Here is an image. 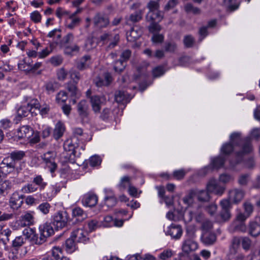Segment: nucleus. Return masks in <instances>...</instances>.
Returning a JSON list of instances; mask_svg holds the SVG:
<instances>
[{
    "instance_id": "60",
    "label": "nucleus",
    "mask_w": 260,
    "mask_h": 260,
    "mask_svg": "<svg viewBox=\"0 0 260 260\" xmlns=\"http://www.w3.org/2000/svg\"><path fill=\"white\" fill-rule=\"evenodd\" d=\"M45 164L46 168L49 169L52 174L55 172L57 168V165L54 160L46 162Z\"/></svg>"
},
{
    "instance_id": "23",
    "label": "nucleus",
    "mask_w": 260,
    "mask_h": 260,
    "mask_svg": "<svg viewBox=\"0 0 260 260\" xmlns=\"http://www.w3.org/2000/svg\"><path fill=\"white\" fill-rule=\"evenodd\" d=\"M142 34V31L141 29L137 26H134L126 32L127 40L129 42H134L141 37Z\"/></svg>"
},
{
    "instance_id": "6",
    "label": "nucleus",
    "mask_w": 260,
    "mask_h": 260,
    "mask_svg": "<svg viewBox=\"0 0 260 260\" xmlns=\"http://www.w3.org/2000/svg\"><path fill=\"white\" fill-rule=\"evenodd\" d=\"M220 205L221 210L220 212V216L223 221L229 220L231 217L230 210L232 208L231 202L227 199H224L220 201Z\"/></svg>"
},
{
    "instance_id": "37",
    "label": "nucleus",
    "mask_w": 260,
    "mask_h": 260,
    "mask_svg": "<svg viewBox=\"0 0 260 260\" xmlns=\"http://www.w3.org/2000/svg\"><path fill=\"white\" fill-rule=\"evenodd\" d=\"M105 191L106 192L108 191L107 189H106ZM108 192H109V195L105 197V203L108 207H112L116 204L117 200L111 190H108Z\"/></svg>"
},
{
    "instance_id": "18",
    "label": "nucleus",
    "mask_w": 260,
    "mask_h": 260,
    "mask_svg": "<svg viewBox=\"0 0 260 260\" xmlns=\"http://www.w3.org/2000/svg\"><path fill=\"white\" fill-rule=\"evenodd\" d=\"M198 248V243L190 238H186L183 242L182 249L184 252L188 254Z\"/></svg>"
},
{
    "instance_id": "42",
    "label": "nucleus",
    "mask_w": 260,
    "mask_h": 260,
    "mask_svg": "<svg viewBox=\"0 0 260 260\" xmlns=\"http://www.w3.org/2000/svg\"><path fill=\"white\" fill-rule=\"evenodd\" d=\"M29 240L32 244L39 245L45 242V239L42 236V235H40L39 237L38 235L36 233L35 230L34 231L33 234L31 235Z\"/></svg>"
},
{
    "instance_id": "12",
    "label": "nucleus",
    "mask_w": 260,
    "mask_h": 260,
    "mask_svg": "<svg viewBox=\"0 0 260 260\" xmlns=\"http://www.w3.org/2000/svg\"><path fill=\"white\" fill-rule=\"evenodd\" d=\"M112 81V77L109 73H105L103 75L96 77L93 82L97 87L108 86Z\"/></svg>"
},
{
    "instance_id": "33",
    "label": "nucleus",
    "mask_w": 260,
    "mask_h": 260,
    "mask_svg": "<svg viewBox=\"0 0 260 260\" xmlns=\"http://www.w3.org/2000/svg\"><path fill=\"white\" fill-rule=\"evenodd\" d=\"M225 160V156L223 155L218 156L212 159L211 164L214 169H219L223 166Z\"/></svg>"
},
{
    "instance_id": "20",
    "label": "nucleus",
    "mask_w": 260,
    "mask_h": 260,
    "mask_svg": "<svg viewBox=\"0 0 260 260\" xmlns=\"http://www.w3.org/2000/svg\"><path fill=\"white\" fill-rule=\"evenodd\" d=\"M82 203L85 206L90 207L94 206L98 203V197L94 194L87 193L83 196Z\"/></svg>"
},
{
    "instance_id": "56",
    "label": "nucleus",
    "mask_w": 260,
    "mask_h": 260,
    "mask_svg": "<svg viewBox=\"0 0 260 260\" xmlns=\"http://www.w3.org/2000/svg\"><path fill=\"white\" fill-rule=\"evenodd\" d=\"M68 99V93L64 91H60L56 96V100L58 103H64Z\"/></svg>"
},
{
    "instance_id": "48",
    "label": "nucleus",
    "mask_w": 260,
    "mask_h": 260,
    "mask_svg": "<svg viewBox=\"0 0 260 260\" xmlns=\"http://www.w3.org/2000/svg\"><path fill=\"white\" fill-rule=\"evenodd\" d=\"M90 59V56L89 55L84 56L80 60V61L77 64V68L80 70H83L87 68L89 64L87 63V61Z\"/></svg>"
},
{
    "instance_id": "58",
    "label": "nucleus",
    "mask_w": 260,
    "mask_h": 260,
    "mask_svg": "<svg viewBox=\"0 0 260 260\" xmlns=\"http://www.w3.org/2000/svg\"><path fill=\"white\" fill-rule=\"evenodd\" d=\"M95 47L94 41L90 38L87 39L85 42L84 49L86 51H89Z\"/></svg>"
},
{
    "instance_id": "9",
    "label": "nucleus",
    "mask_w": 260,
    "mask_h": 260,
    "mask_svg": "<svg viewBox=\"0 0 260 260\" xmlns=\"http://www.w3.org/2000/svg\"><path fill=\"white\" fill-rule=\"evenodd\" d=\"M40 235H42V236L45 239L46 241L47 238L49 237L54 234V229L53 225L52 222H47L43 224H41L39 228Z\"/></svg>"
},
{
    "instance_id": "22",
    "label": "nucleus",
    "mask_w": 260,
    "mask_h": 260,
    "mask_svg": "<svg viewBox=\"0 0 260 260\" xmlns=\"http://www.w3.org/2000/svg\"><path fill=\"white\" fill-rule=\"evenodd\" d=\"M132 98L130 95L124 91H118L115 92V100L116 102L124 105L129 103Z\"/></svg>"
},
{
    "instance_id": "25",
    "label": "nucleus",
    "mask_w": 260,
    "mask_h": 260,
    "mask_svg": "<svg viewBox=\"0 0 260 260\" xmlns=\"http://www.w3.org/2000/svg\"><path fill=\"white\" fill-rule=\"evenodd\" d=\"M62 249L58 246H54L51 250V253L44 256L41 260H59L60 253H62Z\"/></svg>"
},
{
    "instance_id": "38",
    "label": "nucleus",
    "mask_w": 260,
    "mask_h": 260,
    "mask_svg": "<svg viewBox=\"0 0 260 260\" xmlns=\"http://www.w3.org/2000/svg\"><path fill=\"white\" fill-rule=\"evenodd\" d=\"M75 240L71 236L70 238L66 241L65 248L66 251L69 253H72L76 249Z\"/></svg>"
},
{
    "instance_id": "11",
    "label": "nucleus",
    "mask_w": 260,
    "mask_h": 260,
    "mask_svg": "<svg viewBox=\"0 0 260 260\" xmlns=\"http://www.w3.org/2000/svg\"><path fill=\"white\" fill-rule=\"evenodd\" d=\"M0 167L7 175L12 173L16 169V165L8 156L3 159L0 164Z\"/></svg>"
},
{
    "instance_id": "1",
    "label": "nucleus",
    "mask_w": 260,
    "mask_h": 260,
    "mask_svg": "<svg viewBox=\"0 0 260 260\" xmlns=\"http://www.w3.org/2000/svg\"><path fill=\"white\" fill-rule=\"evenodd\" d=\"M230 141L229 143L222 145L220 152L225 157L235 151V158L229 161L230 167L233 168L241 162L244 156L251 152L253 148L250 138H242L239 132L233 133L230 137Z\"/></svg>"
},
{
    "instance_id": "57",
    "label": "nucleus",
    "mask_w": 260,
    "mask_h": 260,
    "mask_svg": "<svg viewBox=\"0 0 260 260\" xmlns=\"http://www.w3.org/2000/svg\"><path fill=\"white\" fill-rule=\"evenodd\" d=\"M147 7L149 9V11L156 12L157 11H159V5L158 2L150 1L147 4Z\"/></svg>"
},
{
    "instance_id": "2",
    "label": "nucleus",
    "mask_w": 260,
    "mask_h": 260,
    "mask_svg": "<svg viewBox=\"0 0 260 260\" xmlns=\"http://www.w3.org/2000/svg\"><path fill=\"white\" fill-rule=\"evenodd\" d=\"M47 182H45L41 175H36L32 180V183H28L24 185L21 191L23 193H30L37 191L38 189L40 190H43L46 185Z\"/></svg>"
},
{
    "instance_id": "30",
    "label": "nucleus",
    "mask_w": 260,
    "mask_h": 260,
    "mask_svg": "<svg viewBox=\"0 0 260 260\" xmlns=\"http://www.w3.org/2000/svg\"><path fill=\"white\" fill-rule=\"evenodd\" d=\"M65 131V127L62 123L59 121L58 122L55 126L53 131V136L55 139L58 140L61 138Z\"/></svg>"
},
{
    "instance_id": "14",
    "label": "nucleus",
    "mask_w": 260,
    "mask_h": 260,
    "mask_svg": "<svg viewBox=\"0 0 260 260\" xmlns=\"http://www.w3.org/2000/svg\"><path fill=\"white\" fill-rule=\"evenodd\" d=\"M63 147L66 151L77 153V150L80 147L79 138L76 136H73L70 140H68L65 142Z\"/></svg>"
},
{
    "instance_id": "53",
    "label": "nucleus",
    "mask_w": 260,
    "mask_h": 260,
    "mask_svg": "<svg viewBox=\"0 0 260 260\" xmlns=\"http://www.w3.org/2000/svg\"><path fill=\"white\" fill-rule=\"evenodd\" d=\"M102 159L100 156L94 155L91 156L89 159V164L91 167H95L101 164Z\"/></svg>"
},
{
    "instance_id": "55",
    "label": "nucleus",
    "mask_w": 260,
    "mask_h": 260,
    "mask_svg": "<svg viewBox=\"0 0 260 260\" xmlns=\"http://www.w3.org/2000/svg\"><path fill=\"white\" fill-rule=\"evenodd\" d=\"M183 43L186 48H191L194 43V39L191 35H187L184 38Z\"/></svg>"
},
{
    "instance_id": "49",
    "label": "nucleus",
    "mask_w": 260,
    "mask_h": 260,
    "mask_svg": "<svg viewBox=\"0 0 260 260\" xmlns=\"http://www.w3.org/2000/svg\"><path fill=\"white\" fill-rule=\"evenodd\" d=\"M30 61L28 60L27 58H25L23 62L18 64V68L22 71L26 72L32 71V68L30 67Z\"/></svg>"
},
{
    "instance_id": "34",
    "label": "nucleus",
    "mask_w": 260,
    "mask_h": 260,
    "mask_svg": "<svg viewBox=\"0 0 260 260\" xmlns=\"http://www.w3.org/2000/svg\"><path fill=\"white\" fill-rule=\"evenodd\" d=\"M90 102L91 103L93 110L95 112H99L101 109L102 104L101 98L98 95H93L90 98Z\"/></svg>"
},
{
    "instance_id": "13",
    "label": "nucleus",
    "mask_w": 260,
    "mask_h": 260,
    "mask_svg": "<svg viewBox=\"0 0 260 260\" xmlns=\"http://www.w3.org/2000/svg\"><path fill=\"white\" fill-rule=\"evenodd\" d=\"M77 110L80 118L82 120L87 119L89 114V106L87 101L82 100L78 103Z\"/></svg>"
},
{
    "instance_id": "41",
    "label": "nucleus",
    "mask_w": 260,
    "mask_h": 260,
    "mask_svg": "<svg viewBox=\"0 0 260 260\" xmlns=\"http://www.w3.org/2000/svg\"><path fill=\"white\" fill-rule=\"evenodd\" d=\"M66 89L72 97H77L78 95V90L77 88L76 84L70 82L66 85Z\"/></svg>"
},
{
    "instance_id": "15",
    "label": "nucleus",
    "mask_w": 260,
    "mask_h": 260,
    "mask_svg": "<svg viewBox=\"0 0 260 260\" xmlns=\"http://www.w3.org/2000/svg\"><path fill=\"white\" fill-rule=\"evenodd\" d=\"M34 222V217L31 212H26L22 214L20 219L17 221L19 226L22 228L29 227Z\"/></svg>"
},
{
    "instance_id": "59",
    "label": "nucleus",
    "mask_w": 260,
    "mask_h": 260,
    "mask_svg": "<svg viewBox=\"0 0 260 260\" xmlns=\"http://www.w3.org/2000/svg\"><path fill=\"white\" fill-rule=\"evenodd\" d=\"M241 244L243 248L246 250H247L250 248L251 246V241L248 237H242Z\"/></svg>"
},
{
    "instance_id": "4",
    "label": "nucleus",
    "mask_w": 260,
    "mask_h": 260,
    "mask_svg": "<svg viewBox=\"0 0 260 260\" xmlns=\"http://www.w3.org/2000/svg\"><path fill=\"white\" fill-rule=\"evenodd\" d=\"M70 216L66 211H59L55 213L51 218V222L56 231L67 226Z\"/></svg>"
},
{
    "instance_id": "51",
    "label": "nucleus",
    "mask_w": 260,
    "mask_h": 260,
    "mask_svg": "<svg viewBox=\"0 0 260 260\" xmlns=\"http://www.w3.org/2000/svg\"><path fill=\"white\" fill-rule=\"evenodd\" d=\"M69 18L71 20V22L67 24V27L70 29H73L75 27L79 25L81 21V19L79 17H73L72 18L71 16H70Z\"/></svg>"
},
{
    "instance_id": "47",
    "label": "nucleus",
    "mask_w": 260,
    "mask_h": 260,
    "mask_svg": "<svg viewBox=\"0 0 260 260\" xmlns=\"http://www.w3.org/2000/svg\"><path fill=\"white\" fill-rule=\"evenodd\" d=\"M196 196L194 190L190 191L189 193L185 196L182 199L183 203L188 206H190L193 203V198Z\"/></svg>"
},
{
    "instance_id": "46",
    "label": "nucleus",
    "mask_w": 260,
    "mask_h": 260,
    "mask_svg": "<svg viewBox=\"0 0 260 260\" xmlns=\"http://www.w3.org/2000/svg\"><path fill=\"white\" fill-rule=\"evenodd\" d=\"M25 240L22 236H17L12 241V246L16 250L20 248L24 243Z\"/></svg>"
},
{
    "instance_id": "35",
    "label": "nucleus",
    "mask_w": 260,
    "mask_h": 260,
    "mask_svg": "<svg viewBox=\"0 0 260 260\" xmlns=\"http://www.w3.org/2000/svg\"><path fill=\"white\" fill-rule=\"evenodd\" d=\"M196 195L197 196L199 201L201 202H206L210 200V197L209 192L206 189L205 190H196Z\"/></svg>"
},
{
    "instance_id": "8",
    "label": "nucleus",
    "mask_w": 260,
    "mask_h": 260,
    "mask_svg": "<svg viewBox=\"0 0 260 260\" xmlns=\"http://www.w3.org/2000/svg\"><path fill=\"white\" fill-rule=\"evenodd\" d=\"M206 189L210 193L220 196L223 193L225 188L220 185L217 180L211 179L206 185Z\"/></svg>"
},
{
    "instance_id": "26",
    "label": "nucleus",
    "mask_w": 260,
    "mask_h": 260,
    "mask_svg": "<svg viewBox=\"0 0 260 260\" xmlns=\"http://www.w3.org/2000/svg\"><path fill=\"white\" fill-rule=\"evenodd\" d=\"M163 18V15L160 11L156 12L149 11L146 15V19L147 21L159 22Z\"/></svg>"
},
{
    "instance_id": "16",
    "label": "nucleus",
    "mask_w": 260,
    "mask_h": 260,
    "mask_svg": "<svg viewBox=\"0 0 260 260\" xmlns=\"http://www.w3.org/2000/svg\"><path fill=\"white\" fill-rule=\"evenodd\" d=\"M23 196L20 195L17 192H14L10 200L9 205L14 210L18 209L23 203Z\"/></svg>"
},
{
    "instance_id": "27",
    "label": "nucleus",
    "mask_w": 260,
    "mask_h": 260,
    "mask_svg": "<svg viewBox=\"0 0 260 260\" xmlns=\"http://www.w3.org/2000/svg\"><path fill=\"white\" fill-rule=\"evenodd\" d=\"M244 197V192L241 189H234L229 191V198L235 203L240 202Z\"/></svg>"
},
{
    "instance_id": "7",
    "label": "nucleus",
    "mask_w": 260,
    "mask_h": 260,
    "mask_svg": "<svg viewBox=\"0 0 260 260\" xmlns=\"http://www.w3.org/2000/svg\"><path fill=\"white\" fill-rule=\"evenodd\" d=\"M93 22L94 27L103 28L107 27L109 25L110 20L105 14L97 13L93 18Z\"/></svg>"
},
{
    "instance_id": "21",
    "label": "nucleus",
    "mask_w": 260,
    "mask_h": 260,
    "mask_svg": "<svg viewBox=\"0 0 260 260\" xmlns=\"http://www.w3.org/2000/svg\"><path fill=\"white\" fill-rule=\"evenodd\" d=\"M167 233L173 238L178 239L182 234L181 226L178 224H172L169 228Z\"/></svg>"
},
{
    "instance_id": "17",
    "label": "nucleus",
    "mask_w": 260,
    "mask_h": 260,
    "mask_svg": "<svg viewBox=\"0 0 260 260\" xmlns=\"http://www.w3.org/2000/svg\"><path fill=\"white\" fill-rule=\"evenodd\" d=\"M87 235V233L86 232L81 229H78L72 233L71 236L77 243H85L89 240Z\"/></svg>"
},
{
    "instance_id": "63",
    "label": "nucleus",
    "mask_w": 260,
    "mask_h": 260,
    "mask_svg": "<svg viewBox=\"0 0 260 260\" xmlns=\"http://www.w3.org/2000/svg\"><path fill=\"white\" fill-rule=\"evenodd\" d=\"M131 178L127 176H125L121 178L120 183L119 186L125 188L127 186L130 185Z\"/></svg>"
},
{
    "instance_id": "32",
    "label": "nucleus",
    "mask_w": 260,
    "mask_h": 260,
    "mask_svg": "<svg viewBox=\"0 0 260 260\" xmlns=\"http://www.w3.org/2000/svg\"><path fill=\"white\" fill-rule=\"evenodd\" d=\"M25 156V152L22 150L12 151L8 156L10 158L16 165L17 162L22 160Z\"/></svg>"
},
{
    "instance_id": "62",
    "label": "nucleus",
    "mask_w": 260,
    "mask_h": 260,
    "mask_svg": "<svg viewBox=\"0 0 260 260\" xmlns=\"http://www.w3.org/2000/svg\"><path fill=\"white\" fill-rule=\"evenodd\" d=\"M185 9L187 12H192L194 14H198L200 13V10L198 8L194 7L191 4H186Z\"/></svg>"
},
{
    "instance_id": "36",
    "label": "nucleus",
    "mask_w": 260,
    "mask_h": 260,
    "mask_svg": "<svg viewBox=\"0 0 260 260\" xmlns=\"http://www.w3.org/2000/svg\"><path fill=\"white\" fill-rule=\"evenodd\" d=\"M238 0H224V4L228 11L233 12L238 9L240 6Z\"/></svg>"
},
{
    "instance_id": "64",
    "label": "nucleus",
    "mask_w": 260,
    "mask_h": 260,
    "mask_svg": "<svg viewBox=\"0 0 260 260\" xmlns=\"http://www.w3.org/2000/svg\"><path fill=\"white\" fill-rule=\"evenodd\" d=\"M213 224L212 223L208 220H206L202 222L201 229L203 232L210 231L212 229Z\"/></svg>"
},
{
    "instance_id": "61",
    "label": "nucleus",
    "mask_w": 260,
    "mask_h": 260,
    "mask_svg": "<svg viewBox=\"0 0 260 260\" xmlns=\"http://www.w3.org/2000/svg\"><path fill=\"white\" fill-rule=\"evenodd\" d=\"M0 124L1 127L2 128L4 129H8L12 126L13 123L10 119L5 118L0 120Z\"/></svg>"
},
{
    "instance_id": "39",
    "label": "nucleus",
    "mask_w": 260,
    "mask_h": 260,
    "mask_svg": "<svg viewBox=\"0 0 260 260\" xmlns=\"http://www.w3.org/2000/svg\"><path fill=\"white\" fill-rule=\"evenodd\" d=\"M12 232L9 229H4L3 233H2V236H0V240L2 243L3 245L6 247L7 244L10 241V236H11Z\"/></svg>"
},
{
    "instance_id": "31",
    "label": "nucleus",
    "mask_w": 260,
    "mask_h": 260,
    "mask_svg": "<svg viewBox=\"0 0 260 260\" xmlns=\"http://www.w3.org/2000/svg\"><path fill=\"white\" fill-rule=\"evenodd\" d=\"M72 216L77 218L78 221H82L86 218L87 214L80 207H77L72 209Z\"/></svg>"
},
{
    "instance_id": "3",
    "label": "nucleus",
    "mask_w": 260,
    "mask_h": 260,
    "mask_svg": "<svg viewBox=\"0 0 260 260\" xmlns=\"http://www.w3.org/2000/svg\"><path fill=\"white\" fill-rule=\"evenodd\" d=\"M74 39V35L70 32L61 40L60 44L62 47L64 48V52L66 54L72 55L74 53L79 52V46L77 44L73 43Z\"/></svg>"
},
{
    "instance_id": "40",
    "label": "nucleus",
    "mask_w": 260,
    "mask_h": 260,
    "mask_svg": "<svg viewBox=\"0 0 260 260\" xmlns=\"http://www.w3.org/2000/svg\"><path fill=\"white\" fill-rule=\"evenodd\" d=\"M126 66V63L122 60L121 59L116 60L113 63V68L115 72L119 74L124 71Z\"/></svg>"
},
{
    "instance_id": "19",
    "label": "nucleus",
    "mask_w": 260,
    "mask_h": 260,
    "mask_svg": "<svg viewBox=\"0 0 260 260\" xmlns=\"http://www.w3.org/2000/svg\"><path fill=\"white\" fill-rule=\"evenodd\" d=\"M216 235L210 231L203 232L201 237L202 242L206 246L213 245L216 241Z\"/></svg>"
},
{
    "instance_id": "10",
    "label": "nucleus",
    "mask_w": 260,
    "mask_h": 260,
    "mask_svg": "<svg viewBox=\"0 0 260 260\" xmlns=\"http://www.w3.org/2000/svg\"><path fill=\"white\" fill-rule=\"evenodd\" d=\"M100 40L104 43L111 41L108 48L112 49L117 45L119 40V36L118 34H115L113 36L110 32H105L100 36Z\"/></svg>"
},
{
    "instance_id": "45",
    "label": "nucleus",
    "mask_w": 260,
    "mask_h": 260,
    "mask_svg": "<svg viewBox=\"0 0 260 260\" xmlns=\"http://www.w3.org/2000/svg\"><path fill=\"white\" fill-rule=\"evenodd\" d=\"M44 87L48 94L52 93L57 88V83L55 81H49L45 83Z\"/></svg>"
},
{
    "instance_id": "43",
    "label": "nucleus",
    "mask_w": 260,
    "mask_h": 260,
    "mask_svg": "<svg viewBox=\"0 0 260 260\" xmlns=\"http://www.w3.org/2000/svg\"><path fill=\"white\" fill-rule=\"evenodd\" d=\"M30 109L29 107L26 105H23L21 106L17 110V114L19 117H27L30 113H34Z\"/></svg>"
},
{
    "instance_id": "54",
    "label": "nucleus",
    "mask_w": 260,
    "mask_h": 260,
    "mask_svg": "<svg viewBox=\"0 0 260 260\" xmlns=\"http://www.w3.org/2000/svg\"><path fill=\"white\" fill-rule=\"evenodd\" d=\"M150 22L151 23L148 26L149 32L153 34L159 32L161 29V26L158 24L159 22Z\"/></svg>"
},
{
    "instance_id": "52",
    "label": "nucleus",
    "mask_w": 260,
    "mask_h": 260,
    "mask_svg": "<svg viewBox=\"0 0 260 260\" xmlns=\"http://www.w3.org/2000/svg\"><path fill=\"white\" fill-rule=\"evenodd\" d=\"M51 207V206L49 203L48 202H44L39 205L37 209L42 213L46 215L49 213Z\"/></svg>"
},
{
    "instance_id": "5",
    "label": "nucleus",
    "mask_w": 260,
    "mask_h": 260,
    "mask_svg": "<svg viewBox=\"0 0 260 260\" xmlns=\"http://www.w3.org/2000/svg\"><path fill=\"white\" fill-rule=\"evenodd\" d=\"M34 134V129L29 125L21 126L17 131L15 135V139L20 140L21 139H28Z\"/></svg>"
},
{
    "instance_id": "28",
    "label": "nucleus",
    "mask_w": 260,
    "mask_h": 260,
    "mask_svg": "<svg viewBox=\"0 0 260 260\" xmlns=\"http://www.w3.org/2000/svg\"><path fill=\"white\" fill-rule=\"evenodd\" d=\"M144 9H139L132 13L126 19V23H135L140 21L142 19Z\"/></svg>"
},
{
    "instance_id": "24",
    "label": "nucleus",
    "mask_w": 260,
    "mask_h": 260,
    "mask_svg": "<svg viewBox=\"0 0 260 260\" xmlns=\"http://www.w3.org/2000/svg\"><path fill=\"white\" fill-rule=\"evenodd\" d=\"M12 186L11 182L8 180L0 181V200L8 195Z\"/></svg>"
},
{
    "instance_id": "50",
    "label": "nucleus",
    "mask_w": 260,
    "mask_h": 260,
    "mask_svg": "<svg viewBox=\"0 0 260 260\" xmlns=\"http://www.w3.org/2000/svg\"><path fill=\"white\" fill-rule=\"evenodd\" d=\"M177 45L173 41L166 42L165 44L164 48L166 52L174 53L177 49Z\"/></svg>"
},
{
    "instance_id": "29",
    "label": "nucleus",
    "mask_w": 260,
    "mask_h": 260,
    "mask_svg": "<svg viewBox=\"0 0 260 260\" xmlns=\"http://www.w3.org/2000/svg\"><path fill=\"white\" fill-rule=\"evenodd\" d=\"M249 234L252 237H256L260 235V224L256 220L255 221H251L249 225Z\"/></svg>"
},
{
    "instance_id": "44",
    "label": "nucleus",
    "mask_w": 260,
    "mask_h": 260,
    "mask_svg": "<svg viewBox=\"0 0 260 260\" xmlns=\"http://www.w3.org/2000/svg\"><path fill=\"white\" fill-rule=\"evenodd\" d=\"M25 101L27 102V105L29 107L32 111V109H38L40 108V105L39 101L36 99H31L29 97L25 98Z\"/></svg>"
}]
</instances>
